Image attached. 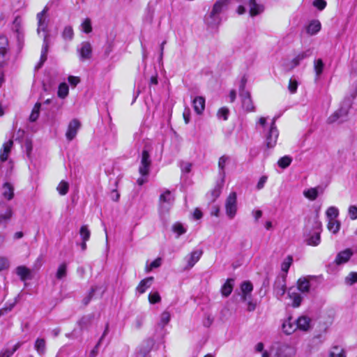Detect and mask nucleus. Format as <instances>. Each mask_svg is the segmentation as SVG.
<instances>
[{
	"mask_svg": "<svg viewBox=\"0 0 357 357\" xmlns=\"http://www.w3.org/2000/svg\"><path fill=\"white\" fill-rule=\"evenodd\" d=\"M348 214L351 220H356L357 219V206L355 205H351L349 207Z\"/></svg>",
	"mask_w": 357,
	"mask_h": 357,
	"instance_id": "13d9d810",
	"label": "nucleus"
},
{
	"mask_svg": "<svg viewBox=\"0 0 357 357\" xmlns=\"http://www.w3.org/2000/svg\"><path fill=\"white\" fill-rule=\"evenodd\" d=\"M324 64L321 59L314 60V69L316 73L317 77H319L324 70Z\"/></svg>",
	"mask_w": 357,
	"mask_h": 357,
	"instance_id": "e433bc0d",
	"label": "nucleus"
},
{
	"mask_svg": "<svg viewBox=\"0 0 357 357\" xmlns=\"http://www.w3.org/2000/svg\"><path fill=\"white\" fill-rule=\"evenodd\" d=\"M67 266L66 264H61L56 271V277L57 279L61 280L66 276Z\"/></svg>",
	"mask_w": 357,
	"mask_h": 357,
	"instance_id": "a18cd8bd",
	"label": "nucleus"
},
{
	"mask_svg": "<svg viewBox=\"0 0 357 357\" xmlns=\"http://www.w3.org/2000/svg\"><path fill=\"white\" fill-rule=\"evenodd\" d=\"M34 347L36 350L40 355L43 354L45 351L46 348L45 340L43 338H38L36 340Z\"/></svg>",
	"mask_w": 357,
	"mask_h": 357,
	"instance_id": "f704fd0d",
	"label": "nucleus"
},
{
	"mask_svg": "<svg viewBox=\"0 0 357 357\" xmlns=\"http://www.w3.org/2000/svg\"><path fill=\"white\" fill-rule=\"evenodd\" d=\"M10 266V261L6 257L0 256V272L6 270Z\"/></svg>",
	"mask_w": 357,
	"mask_h": 357,
	"instance_id": "6e6d98bb",
	"label": "nucleus"
},
{
	"mask_svg": "<svg viewBox=\"0 0 357 357\" xmlns=\"http://www.w3.org/2000/svg\"><path fill=\"white\" fill-rule=\"evenodd\" d=\"M79 235L82 241H88L90 238L91 232L86 225H83L79 229Z\"/></svg>",
	"mask_w": 357,
	"mask_h": 357,
	"instance_id": "a19ab883",
	"label": "nucleus"
},
{
	"mask_svg": "<svg viewBox=\"0 0 357 357\" xmlns=\"http://www.w3.org/2000/svg\"><path fill=\"white\" fill-rule=\"evenodd\" d=\"M47 12V8L45 7L41 12L37 14V20H38V29L37 33L38 35L43 32L42 36L44 38V34L47 33V21L45 18V15Z\"/></svg>",
	"mask_w": 357,
	"mask_h": 357,
	"instance_id": "0eeeda50",
	"label": "nucleus"
},
{
	"mask_svg": "<svg viewBox=\"0 0 357 357\" xmlns=\"http://www.w3.org/2000/svg\"><path fill=\"white\" fill-rule=\"evenodd\" d=\"M298 87V82L296 80L290 79L288 89L291 93H296Z\"/></svg>",
	"mask_w": 357,
	"mask_h": 357,
	"instance_id": "e2e57ef3",
	"label": "nucleus"
},
{
	"mask_svg": "<svg viewBox=\"0 0 357 357\" xmlns=\"http://www.w3.org/2000/svg\"><path fill=\"white\" fill-rule=\"evenodd\" d=\"M326 214L328 220H335L339 215V211L335 206H330L327 209Z\"/></svg>",
	"mask_w": 357,
	"mask_h": 357,
	"instance_id": "58836bf2",
	"label": "nucleus"
},
{
	"mask_svg": "<svg viewBox=\"0 0 357 357\" xmlns=\"http://www.w3.org/2000/svg\"><path fill=\"white\" fill-rule=\"evenodd\" d=\"M69 88L66 83H61L59 86L57 95L61 98H65L68 95Z\"/></svg>",
	"mask_w": 357,
	"mask_h": 357,
	"instance_id": "c9c22d12",
	"label": "nucleus"
},
{
	"mask_svg": "<svg viewBox=\"0 0 357 357\" xmlns=\"http://www.w3.org/2000/svg\"><path fill=\"white\" fill-rule=\"evenodd\" d=\"M278 130L275 124V121L273 120L270 124L269 126H268L266 132L268 134H274L275 132H277Z\"/></svg>",
	"mask_w": 357,
	"mask_h": 357,
	"instance_id": "774afa93",
	"label": "nucleus"
},
{
	"mask_svg": "<svg viewBox=\"0 0 357 357\" xmlns=\"http://www.w3.org/2000/svg\"><path fill=\"white\" fill-rule=\"evenodd\" d=\"M346 282L350 285L357 282V273L351 272L345 279Z\"/></svg>",
	"mask_w": 357,
	"mask_h": 357,
	"instance_id": "052dcab7",
	"label": "nucleus"
},
{
	"mask_svg": "<svg viewBox=\"0 0 357 357\" xmlns=\"http://www.w3.org/2000/svg\"><path fill=\"white\" fill-rule=\"evenodd\" d=\"M353 252L350 249H346L339 252L336 257L335 262L337 264L346 263L352 256Z\"/></svg>",
	"mask_w": 357,
	"mask_h": 357,
	"instance_id": "412c9836",
	"label": "nucleus"
},
{
	"mask_svg": "<svg viewBox=\"0 0 357 357\" xmlns=\"http://www.w3.org/2000/svg\"><path fill=\"white\" fill-rule=\"evenodd\" d=\"M160 265H161V259L160 258H157L156 259H155L154 261H153L151 263L149 266H146V272H149L152 269L160 266Z\"/></svg>",
	"mask_w": 357,
	"mask_h": 357,
	"instance_id": "680f3d73",
	"label": "nucleus"
},
{
	"mask_svg": "<svg viewBox=\"0 0 357 357\" xmlns=\"http://www.w3.org/2000/svg\"><path fill=\"white\" fill-rule=\"evenodd\" d=\"M283 332L287 335H291L297 330L296 322L291 317L285 319L282 324Z\"/></svg>",
	"mask_w": 357,
	"mask_h": 357,
	"instance_id": "dca6fc26",
	"label": "nucleus"
},
{
	"mask_svg": "<svg viewBox=\"0 0 357 357\" xmlns=\"http://www.w3.org/2000/svg\"><path fill=\"white\" fill-rule=\"evenodd\" d=\"M314 232L306 238V243L311 246H317L321 242V222L318 219V215L314 218Z\"/></svg>",
	"mask_w": 357,
	"mask_h": 357,
	"instance_id": "20e7f679",
	"label": "nucleus"
},
{
	"mask_svg": "<svg viewBox=\"0 0 357 357\" xmlns=\"http://www.w3.org/2000/svg\"><path fill=\"white\" fill-rule=\"evenodd\" d=\"M151 164V160L149 151L148 150L144 149L142 153L140 165L139 167V172L142 176L149 175Z\"/></svg>",
	"mask_w": 357,
	"mask_h": 357,
	"instance_id": "39448f33",
	"label": "nucleus"
},
{
	"mask_svg": "<svg viewBox=\"0 0 357 357\" xmlns=\"http://www.w3.org/2000/svg\"><path fill=\"white\" fill-rule=\"evenodd\" d=\"M241 289L243 293L242 300L245 301L248 299V295L252 292L253 286L250 282L245 281L241 284Z\"/></svg>",
	"mask_w": 357,
	"mask_h": 357,
	"instance_id": "a878e982",
	"label": "nucleus"
},
{
	"mask_svg": "<svg viewBox=\"0 0 357 357\" xmlns=\"http://www.w3.org/2000/svg\"><path fill=\"white\" fill-rule=\"evenodd\" d=\"M108 331H109V326H108V324H107L106 328H105V329L104 331V333H103L102 337H100V339L99 342H98V344H96V347L91 351L89 357H95L97 355V353H98L97 349H98L100 342L103 339V337L108 333Z\"/></svg>",
	"mask_w": 357,
	"mask_h": 357,
	"instance_id": "864d4df0",
	"label": "nucleus"
},
{
	"mask_svg": "<svg viewBox=\"0 0 357 357\" xmlns=\"http://www.w3.org/2000/svg\"><path fill=\"white\" fill-rule=\"evenodd\" d=\"M352 101L353 98L351 97H347L345 98L338 110L335 112L332 115H331L328 119V121L330 123H333L336 122L337 121H344L352 105Z\"/></svg>",
	"mask_w": 357,
	"mask_h": 357,
	"instance_id": "f03ea898",
	"label": "nucleus"
},
{
	"mask_svg": "<svg viewBox=\"0 0 357 357\" xmlns=\"http://www.w3.org/2000/svg\"><path fill=\"white\" fill-rule=\"evenodd\" d=\"M13 30L17 33V39L20 40V37L23 36L22 28V20L20 17H16L13 22Z\"/></svg>",
	"mask_w": 357,
	"mask_h": 357,
	"instance_id": "7c9ffc66",
	"label": "nucleus"
},
{
	"mask_svg": "<svg viewBox=\"0 0 357 357\" xmlns=\"http://www.w3.org/2000/svg\"><path fill=\"white\" fill-rule=\"evenodd\" d=\"M81 127V123L77 119H73L68 125V131L66 134H76Z\"/></svg>",
	"mask_w": 357,
	"mask_h": 357,
	"instance_id": "c756f323",
	"label": "nucleus"
},
{
	"mask_svg": "<svg viewBox=\"0 0 357 357\" xmlns=\"http://www.w3.org/2000/svg\"><path fill=\"white\" fill-rule=\"evenodd\" d=\"M267 180H268V177L266 176H262L261 177H260L257 185H256V188L258 190H261L262 188H264L266 183L267 182Z\"/></svg>",
	"mask_w": 357,
	"mask_h": 357,
	"instance_id": "69168bd1",
	"label": "nucleus"
},
{
	"mask_svg": "<svg viewBox=\"0 0 357 357\" xmlns=\"http://www.w3.org/2000/svg\"><path fill=\"white\" fill-rule=\"evenodd\" d=\"M82 31L86 33H90L92 31L91 20L86 18L82 24Z\"/></svg>",
	"mask_w": 357,
	"mask_h": 357,
	"instance_id": "4d7b16f0",
	"label": "nucleus"
},
{
	"mask_svg": "<svg viewBox=\"0 0 357 357\" xmlns=\"http://www.w3.org/2000/svg\"><path fill=\"white\" fill-rule=\"evenodd\" d=\"M313 5L317 7L319 10H323L326 6V2L325 0H314L313 2Z\"/></svg>",
	"mask_w": 357,
	"mask_h": 357,
	"instance_id": "338daca9",
	"label": "nucleus"
},
{
	"mask_svg": "<svg viewBox=\"0 0 357 357\" xmlns=\"http://www.w3.org/2000/svg\"><path fill=\"white\" fill-rule=\"evenodd\" d=\"M78 51L79 53V58L82 61L89 59L92 54L91 45L89 42H83Z\"/></svg>",
	"mask_w": 357,
	"mask_h": 357,
	"instance_id": "4468645a",
	"label": "nucleus"
},
{
	"mask_svg": "<svg viewBox=\"0 0 357 357\" xmlns=\"http://www.w3.org/2000/svg\"><path fill=\"white\" fill-rule=\"evenodd\" d=\"M298 291L303 293L308 292L310 289V282L306 278H301L298 281Z\"/></svg>",
	"mask_w": 357,
	"mask_h": 357,
	"instance_id": "2f4dec72",
	"label": "nucleus"
},
{
	"mask_svg": "<svg viewBox=\"0 0 357 357\" xmlns=\"http://www.w3.org/2000/svg\"><path fill=\"white\" fill-rule=\"evenodd\" d=\"M296 354L295 349L289 344H282L277 348L275 357H293Z\"/></svg>",
	"mask_w": 357,
	"mask_h": 357,
	"instance_id": "9b49d317",
	"label": "nucleus"
},
{
	"mask_svg": "<svg viewBox=\"0 0 357 357\" xmlns=\"http://www.w3.org/2000/svg\"><path fill=\"white\" fill-rule=\"evenodd\" d=\"M234 280L231 278L227 280L221 288V293L223 296L227 297L233 290Z\"/></svg>",
	"mask_w": 357,
	"mask_h": 357,
	"instance_id": "bb28decb",
	"label": "nucleus"
},
{
	"mask_svg": "<svg viewBox=\"0 0 357 357\" xmlns=\"http://www.w3.org/2000/svg\"><path fill=\"white\" fill-rule=\"evenodd\" d=\"M222 189V183L218 184L214 189L212 190L211 194L213 196V200H215L220 195Z\"/></svg>",
	"mask_w": 357,
	"mask_h": 357,
	"instance_id": "0e129e2a",
	"label": "nucleus"
},
{
	"mask_svg": "<svg viewBox=\"0 0 357 357\" xmlns=\"http://www.w3.org/2000/svg\"><path fill=\"white\" fill-rule=\"evenodd\" d=\"M291 161V157L285 155L279 159L278 165L280 167L285 169L290 165Z\"/></svg>",
	"mask_w": 357,
	"mask_h": 357,
	"instance_id": "79ce46f5",
	"label": "nucleus"
},
{
	"mask_svg": "<svg viewBox=\"0 0 357 357\" xmlns=\"http://www.w3.org/2000/svg\"><path fill=\"white\" fill-rule=\"evenodd\" d=\"M303 195L310 200H315L318 197L317 188H311L304 190Z\"/></svg>",
	"mask_w": 357,
	"mask_h": 357,
	"instance_id": "72a5a7b5",
	"label": "nucleus"
},
{
	"mask_svg": "<svg viewBox=\"0 0 357 357\" xmlns=\"http://www.w3.org/2000/svg\"><path fill=\"white\" fill-rule=\"evenodd\" d=\"M327 227L333 234H337L340 229V223L336 220H328Z\"/></svg>",
	"mask_w": 357,
	"mask_h": 357,
	"instance_id": "473e14b6",
	"label": "nucleus"
},
{
	"mask_svg": "<svg viewBox=\"0 0 357 357\" xmlns=\"http://www.w3.org/2000/svg\"><path fill=\"white\" fill-rule=\"evenodd\" d=\"M292 257L290 255L287 256L281 264V270L284 273H287L292 264Z\"/></svg>",
	"mask_w": 357,
	"mask_h": 357,
	"instance_id": "37998d69",
	"label": "nucleus"
},
{
	"mask_svg": "<svg viewBox=\"0 0 357 357\" xmlns=\"http://www.w3.org/2000/svg\"><path fill=\"white\" fill-rule=\"evenodd\" d=\"M297 329L303 331H307L311 326V319L306 316H301L296 321Z\"/></svg>",
	"mask_w": 357,
	"mask_h": 357,
	"instance_id": "6ab92c4d",
	"label": "nucleus"
},
{
	"mask_svg": "<svg viewBox=\"0 0 357 357\" xmlns=\"http://www.w3.org/2000/svg\"><path fill=\"white\" fill-rule=\"evenodd\" d=\"M40 106V103L37 102L33 107L31 114L29 116V119L31 121H35L38 118Z\"/></svg>",
	"mask_w": 357,
	"mask_h": 357,
	"instance_id": "09e8293b",
	"label": "nucleus"
},
{
	"mask_svg": "<svg viewBox=\"0 0 357 357\" xmlns=\"http://www.w3.org/2000/svg\"><path fill=\"white\" fill-rule=\"evenodd\" d=\"M203 255V251L201 249L195 250L191 252L188 255L185 257V260L187 263L185 270H190L192 268L195 264L200 259Z\"/></svg>",
	"mask_w": 357,
	"mask_h": 357,
	"instance_id": "1a4fd4ad",
	"label": "nucleus"
},
{
	"mask_svg": "<svg viewBox=\"0 0 357 357\" xmlns=\"http://www.w3.org/2000/svg\"><path fill=\"white\" fill-rule=\"evenodd\" d=\"M246 83H247V78L245 76H243L241 79V82H240V85H239V96H243V93H250L249 91L245 89Z\"/></svg>",
	"mask_w": 357,
	"mask_h": 357,
	"instance_id": "5fc2aeb1",
	"label": "nucleus"
},
{
	"mask_svg": "<svg viewBox=\"0 0 357 357\" xmlns=\"http://www.w3.org/2000/svg\"><path fill=\"white\" fill-rule=\"evenodd\" d=\"M321 29V23L318 20L312 21L307 26V33L310 35H314Z\"/></svg>",
	"mask_w": 357,
	"mask_h": 357,
	"instance_id": "c85d7f7f",
	"label": "nucleus"
},
{
	"mask_svg": "<svg viewBox=\"0 0 357 357\" xmlns=\"http://www.w3.org/2000/svg\"><path fill=\"white\" fill-rule=\"evenodd\" d=\"M256 128L259 129V128H262L261 132H266V130L268 128V125L266 123V118L265 117H260L259 119V121L257 122Z\"/></svg>",
	"mask_w": 357,
	"mask_h": 357,
	"instance_id": "3c124183",
	"label": "nucleus"
},
{
	"mask_svg": "<svg viewBox=\"0 0 357 357\" xmlns=\"http://www.w3.org/2000/svg\"><path fill=\"white\" fill-rule=\"evenodd\" d=\"M229 161V157L227 155H222L219 158L218 160V169H219V174L222 179V183L224 182V178L225 176V167L226 163Z\"/></svg>",
	"mask_w": 357,
	"mask_h": 357,
	"instance_id": "5701e85b",
	"label": "nucleus"
},
{
	"mask_svg": "<svg viewBox=\"0 0 357 357\" xmlns=\"http://www.w3.org/2000/svg\"><path fill=\"white\" fill-rule=\"evenodd\" d=\"M195 112L201 114L205 108V99L202 96L196 97L192 101Z\"/></svg>",
	"mask_w": 357,
	"mask_h": 357,
	"instance_id": "4be33fe9",
	"label": "nucleus"
},
{
	"mask_svg": "<svg viewBox=\"0 0 357 357\" xmlns=\"http://www.w3.org/2000/svg\"><path fill=\"white\" fill-rule=\"evenodd\" d=\"M229 109L226 107L220 108L217 114V116L219 119H222L223 120H227L229 115Z\"/></svg>",
	"mask_w": 357,
	"mask_h": 357,
	"instance_id": "bf43d9fd",
	"label": "nucleus"
},
{
	"mask_svg": "<svg viewBox=\"0 0 357 357\" xmlns=\"http://www.w3.org/2000/svg\"><path fill=\"white\" fill-rule=\"evenodd\" d=\"M170 319V313L168 311H164L160 315V322L158 323L159 326L164 328L169 322Z\"/></svg>",
	"mask_w": 357,
	"mask_h": 357,
	"instance_id": "4c0bfd02",
	"label": "nucleus"
},
{
	"mask_svg": "<svg viewBox=\"0 0 357 357\" xmlns=\"http://www.w3.org/2000/svg\"><path fill=\"white\" fill-rule=\"evenodd\" d=\"M174 201V197L172 195L169 190H165L159 198L160 205L165 211H168Z\"/></svg>",
	"mask_w": 357,
	"mask_h": 357,
	"instance_id": "9d476101",
	"label": "nucleus"
},
{
	"mask_svg": "<svg viewBox=\"0 0 357 357\" xmlns=\"http://www.w3.org/2000/svg\"><path fill=\"white\" fill-rule=\"evenodd\" d=\"M274 291L278 297L282 296L286 291L285 278H279L274 284Z\"/></svg>",
	"mask_w": 357,
	"mask_h": 357,
	"instance_id": "aec40b11",
	"label": "nucleus"
},
{
	"mask_svg": "<svg viewBox=\"0 0 357 357\" xmlns=\"http://www.w3.org/2000/svg\"><path fill=\"white\" fill-rule=\"evenodd\" d=\"M288 296L292 300V306L294 307H298L302 301V297L298 292V289L294 287L289 288L288 291Z\"/></svg>",
	"mask_w": 357,
	"mask_h": 357,
	"instance_id": "f3484780",
	"label": "nucleus"
},
{
	"mask_svg": "<svg viewBox=\"0 0 357 357\" xmlns=\"http://www.w3.org/2000/svg\"><path fill=\"white\" fill-rule=\"evenodd\" d=\"M13 146V141L9 139L4 142L2 148L0 149V160L5 162L8 159L9 154Z\"/></svg>",
	"mask_w": 357,
	"mask_h": 357,
	"instance_id": "2eb2a0df",
	"label": "nucleus"
},
{
	"mask_svg": "<svg viewBox=\"0 0 357 357\" xmlns=\"http://www.w3.org/2000/svg\"><path fill=\"white\" fill-rule=\"evenodd\" d=\"M241 98L242 106L248 112H252L255 111V107L251 98L250 93H244Z\"/></svg>",
	"mask_w": 357,
	"mask_h": 357,
	"instance_id": "ddd939ff",
	"label": "nucleus"
},
{
	"mask_svg": "<svg viewBox=\"0 0 357 357\" xmlns=\"http://www.w3.org/2000/svg\"><path fill=\"white\" fill-rule=\"evenodd\" d=\"M312 54V50L310 48L305 50L298 54L291 61V68H294L300 65L302 61L309 58Z\"/></svg>",
	"mask_w": 357,
	"mask_h": 357,
	"instance_id": "f8f14e48",
	"label": "nucleus"
},
{
	"mask_svg": "<svg viewBox=\"0 0 357 357\" xmlns=\"http://www.w3.org/2000/svg\"><path fill=\"white\" fill-rule=\"evenodd\" d=\"M23 148L25 149L27 156L30 157L33 149L32 141L29 138H26L23 144Z\"/></svg>",
	"mask_w": 357,
	"mask_h": 357,
	"instance_id": "603ef678",
	"label": "nucleus"
},
{
	"mask_svg": "<svg viewBox=\"0 0 357 357\" xmlns=\"http://www.w3.org/2000/svg\"><path fill=\"white\" fill-rule=\"evenodd\" d=\"M328 356L329 357H346V353L342 347L335 345L331 348Z\"/></svg>",
	"mask_w": 357,
	"mask_h": 357,
	"instance_id": "cd10ccee",
	"label": "nucleus"
},
{
	"mask_svg": "<svg viewBox=\"0 0 357 357\" xmlns=\"http://www.w3.org/2000/svg\"><path fill=\"white\" fill-rule=\"evenodd\" d=\"M172 230L174 233L177 234V238L186 232V229L183 227V225L181 223L179 222H176L173 225Z\"/></svg>",
	"mask_w": 357,
	"mask_h": 357,
	"instance_id": "ea45409f",
	"label": "nucleus"
},
{
	"mask_svg": "<svg viewBox=\"0 0 357 357\" xmlns=\"http://www.w3.org/2000/svg\"><path fill=\"white\" fill-rule=\"evenodd\" d=\"M8 41L6 36H0V86L3 82V75L1 69L2 65L5 62V55L7 52Z\"/></svg>",
	"mask_w": 357,
	"mask_h": 357,
	"instance_id": "423d86ee",
	"label": "nucleus"
},
{
	"mask_svg": "<svg viewBox=\"0 0 357 357\" xmlns=\"http://www.w3.org/2000/svg\"><path fill=\"white\" fill-rule=\"evenodd\" d=\"M231 0H218L214 3L209 17L211 21L208 24L211 26H215L220 24V17L218 15L222 10L227 7ZM238 2L248 3L250 6V15L252 17L256 16L264 10V6L257 3L255 0H237Z\"/></svg>",
	"mask_w": 357,
	"mask_h": 357,
	"instance_id": "f257e3e1",
	"label": "nucleus"
},
{
	"mask_svg": "<svg viewBox=\"0 0 357 357\" xmlns=\"http://www.w3.org/2000/svg\"><path fill=\"white\" fill-rule=\"evenodd\" d=\"M68 183L64 181H61L57 186V190L61 195H65L68 191Z\"/></svg>",
	"mask_w": 357,
	"mask_h": 357,
	"instance_id": "de8ad7c7",
	"label": "nucleus"
},
{
	"mask_svg": "<svg viewBox=\"0 0 357 357\" xmlns=\"http://www.w3.org/2000/svg\"><path fill=\"white\" fill-rule=\"evenodd\" d=\"M153 280V277H149L141 280V282L137 287V291L141 294H144L146 291V290L151 287Z\"/></svg>",
	"mask_w": 357,
	"mask_h": 357,
	"instance_id": "b1692460",
	"label": "nucleus"
},
{
	"mask_svg": "<svg viewBox=\"0 0 357 357\" xmlns=\"http://www.w3.org/2000/svg\"><path fill=\"white\" fill-rule=\"evenodd\" d=\"M13 214V208L8 204L0 202V225L6 224Z\"/></svg>",
	"mask_w": 357,
	"mask_h": 357,
	"instance_id": "6e6552de",
	"label": "nucleus"
},
{
	"mask_svg": "<svg viewBox=\"0 0 357 357\" xmlns=\"http://www.w3.org/2000/svg\"><path fill=\"white\" fill-rule=\"evenodd\" d=\"M225 208L226 215L229 219H234L238 211L237 195L235 192H230L227 197L225 200Z\"/></svg>",
	"mask_w": 357,
	"mask_h": 357,
	"instance_id": "7ed1b4c3",
	"label": "nucleus"
},
{
	"mask_svg": "<svg viewBox=\"0 0 357 357\" xmlns=\"http://www.w3.org/2000/svg\"><path fill=\"white\" fill-rule=\"evenodd\" d=\"M161 298L158 292H151L149 295V301L151 304H155L160 302Z\"/></svg>",
	"mask_w": 357,
	"mask_h": 357,
	"instance_id": "8fccbe9b",
	"label": "nucleus"
},
{
	"mask_svg": "<svg viewBox=\"0 0 357 357\" xmlns=\"http://www.w3.org/2000/svg\"><path fill=\"white\" fill-rule=\"evenodd\" d=\"M73 29L70 26H67L64 28L62 36L65 40H71L73 38Z\"/></svg>",
	"mask_w": 357,
	"mask_h": 357,
	"instance_id": "49530a36",
	"label": "nucleus"
},
{
	"mask_svg": "<svg viewBox=\"0 0 357 357\" xmlns=\"http://www.w3.org/2000/svg\"><path fill=\"white\" fill-rule=\"evenodd\" d=\"M1 195L4 199L11 200L14 196L13 186L8 182L3 183L1 189Z\"/></svg>",
	"mask_w": 357,
	"mask_h": 357,
	"instance_id": "a211bd4d",
	"label": "nucleus"
},
{
	"mask_svg": "<svg viewBox=\"0 0 357 357\" xmlns=\"http://www.w3.org/2000/svg\"><path fill=\"white\" fill-rule=\"evenodd\" d=\"M278 140V135H266L265 140L266 146L268 149L273 148Z\"/></svg>",
	"mask_w": 357,
	"mask_h": 357,
	"instance_id": "c03bdc74",
	"label": "nucleus"
},
{
	"mask_svg": "<svg viewBox=\"0 0 357 357\" xmlns=\"http://www.w3.org/2000/svg\"><path fill=\"white\" fill-rule=\"evenodd\" d=\"M16 273L22 281H25L30 278L31 271L24 266H19L16 268Z\"/></svg>",
	"mask_w": 357,
	"mask_h": 357,
	"instance_id": "393cba45",
	"label": "nucleus"
}]
</instances>
